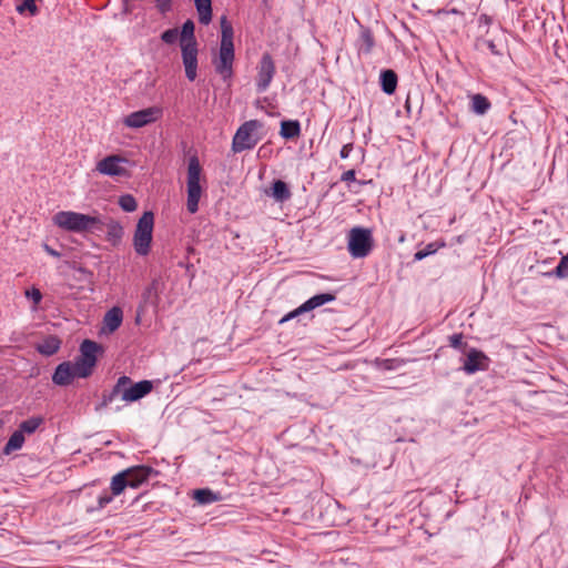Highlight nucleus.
Masks as SVG:
<instances>
[{"label": "nucleus", "instance_id": "obj_1", "mask_svg": "<svg viewBox=\"0 0 568 568\" xmlns=\"http://www.w3.org/2000/svg\"><path fill=\"white\" fill-rule=\"evenodd\" d=\"M53 224L61 230L73 233H94L103 231V221L98 215L74 211H60L52 217Z\"/></svg>", "mask_w": 568, "mask_h": 568}, {"label": "nucleus", "instance_id": "obj_2", "mask_svg": "<svg viewBox=\"0 0 568 568\" xmlns=\"http://www.w3.org/2000/svg\"><path fill=\"white\" fill-rule=\"evenodd\" d=\"M194 22L192 20H186L181 31H179L180 36V47L182 54V62L185 70V77L189 81H194L197 77V41L194 36Z\"/></svg>", "mask_w": 568, "mask_h": 568}, {"label": "nucleus", "instance_id": "obj_3", "mask_svg": "<svg viewBox=\"0 0 568 568\" xmlns=\"http://www.w3.org/2000/svg\"><path fill=\"white\" fill-rule=\"evenodd\" d=\"M202 172L199 158L195 154L190 156L186 172V210L190 214L199 211V203L205 191V178Z\"/></svg>", "mask_w": 568, "mask_h": 568}, {"label": "nucleus", "instance_id": "obj_4", "mask_svg": "<svg viewBox=\"0 0 568 568\" xmlns=\"http://www.w3.org/2000/svg\"><path fill=\"white\" fill-rule=\"evenodd\" d=\"M152 388L153 384L150 381H141L133 384L129 376H121L113 386V389L108 395H103V403L110 404L116 397H121L126 403L136 402L151 393Z\"/></svg>", "mask_w": 568, "mask_h": 568}, {"label": "nucleus", "instance_id": "obj_5", "mask_svg": "<svg viewBox=\"0 0 568 568\" xmlns=\"http://www.w3.org/2000/svg\"><path fill=\"white\" fill-rule=\"evenodd\" d=\"M263 123L258 120H248L244 122L235 132L232 141V150L234 153H240L246 150H252L262 140L260 131Z\"/></svg>", "mask_w": 568, "mask_h": 568}, {"label": "nucleus", "instance_id": "obj_6", "mask_svg": "<svg viewBox=\"0 0 568 568\" xmlns=\"http://www.w3.org/2000/svg\"><path fill=\"white\" fill-rule=\"evenodd\" d=\"M154 215L146 211L139 219L133 234V247L138 255L146 256L151 251L153 239Z\"/></svg>", "mask_w": 568, "mask_h": 568}, {"label": "nucleus", "instance_id": "obj_7", "mask_svg": "<svg viewBox=\"0 0 568 568\" xmlns=\"http://www.w3.org/2000/svg\"><path fill=\"white\" fill-rule=\"evenodd\" d=\"M374 245L372 231L364 227H353L348 233L347 250L354 258L366 257Z\"/></svg>", "mask_w": 568, "mask_h": 568}, {"label": "nucleus", "instance_id": "obj_8", "mask_svg": "<svg viewBox=\"0 0 568 568\" xmlns=\"http://www.w3.org/2000/svg\"><path fill=\"white\" fill-rule=\"evenodd\" d=\"M101 345L91 339H84L80 345V357L75 359L78 364V374L81 378H87L92 374L97 364V354L101 351Z\"/></svg>", "mask_w": 568, "mask_h": 568}, {"label": "nucleus", "instance_id": "obj_9", "mask_svg": "<svg viewBox=\"0 0 568 568\" xmlns=\"http://www.w3.org/2000/svg\"><path fill=\"white\" fill-rule=\"evenodd\" d=\"M256 69H257V74H256V79H255L256 91L258 93H263L268 89V87L276 73V67H275L274 60L268 52H265L262 54Z\"/></svg>", "mask_w": 568, "mask_h": 568}, {"label": "nucleus", "instance_id": "obj_10", "mask_svg": "<svg viewBox=\"0 0 568 568\" xmlns=\"http://www.w3.org/2000/svg\"><path fill=\"white\" fill-rule=\"evenodd\" d=\"M162 113L161 108L150 106L128 114L123 119V124L131 129H140L158 121Z\"/></svg>", "mask_w": 568, "mask_h": 568}, {"label": "nucleus", "instance_id": "obj_11", "mask_svg": "<svg viewBox=\"0 0 568 568\" xmlns=\"http://www.w3.org/2000/svg\"><path fill=\"white\" fill-rule=\"evenodd\" d=\"M126 473L120 471L116 475H114L111 479L110 489L111 493H108L104 490L99 497H98V506L95 508H92L91 510H101L106 505H109L113 497L121 495L126 487H129L128 478L125 477Z\"/></svg>", "mask_w": 568, "mask_h": 568}, {"label": "nucleus", "instance_id": "obj_12", "mask_svg": "<svg viewBox=\"0 0 568 568\" xmlns=\"http://www.w3.org/2000/svg\"><path fill=\"white\" fill-rule=\"evenodd\" d=\"M235 59L234 49L221 48L219 55L213 60L215 72L222 78L223 81H230L233 77V63Z\"/></svg>", "mask_w": 568, "mask_h": 568}, {"label": "nucleus", "instance_id": "obj_13", "mask_svg": "<svg viewBox=\"0 0 568 568\" xmlns=\"http://www.w3.org/2000/svg\"><path fill=\"white\" fill-rule=\"evenodd\" d=\"M128 160L120 155H108L97 163V171L108 176H126L128 170L122 165Z\"/></svg>", "mask_w": 568, "mask_h": 568}, {"label": "nucleus", "instance_id": "obj_14", "mask_svg": "<svg viewBox=\"0 0 568 568\" xmlns=\"http://www.w3.org/2000/svg\"><path fill=\"white\" fill-rule=\"evenodd\" d=\"M490 359L484 352L470 348L464 359L463 371L468 375H473L480 371H487Z\"/></svg>", "mask_w": 568, "mask_h": 568}, {"label": "nucleus", "instance_id": "obj_15", "mask_svg": "<svg viewBox=\"0 0 568 568\" xmlns=\"http://www.w3.org/2000/svg\"><path fill=\"white\" fill-rule=\"evenodd\" d=\"M78 374V364L74 362H63L59 364L52 375V382L59 386H67L75 378Z\"/></svg>", "mask_w": 568, "mask_h": 568}, {"label": "nucleus", "instance_id": "obj_16", "mask_svg": "<svg viewBox=\"0 0 568 568\" xmlns=\"http://www.w3.org/2000/svg\"><path fill=\"white\" fill-rule=\"evenodd\" d=\"M125 477L128 478V484L130 488H139L142 484H144L152 475H156L158 471L154 470L150 466L140 465L128 468L123 470Z\"/></svg>", "mask_w": 568, "mask_h": 568}, {"label": "nucleus", "instance_id": "obj_17", "mask_svg": "<svg viewBox=\"0 0 568 568\" xmlns=\"http://www.w3.org/2000/svg\"><path fill=\"white\" fill-rule=\"evenodd\" d=\"M266 194L278 203H284L292 197V192L287 183L282 180H275L272 183L270 191H266Z\"/></svg>", "mask_w": 568, "mask_h": 568}, {"label": "nucleus", "instance_id": "obj_18", "mask_svg": "<svg viewBox=\"0 0 568 568\" xmlns=\"http://www.w3.org/2000/svg\"><path fill=\"white\" fill-rule=\"evenodd\" d=\"M61 347V339L58 336L49 335L42 342L38 343L36 349L44 356H52Z\"/></svg>", "mask_w": 568, "mask_h": 568}, {"label": "nucleus", "instance_id": "obj_19", "mask_svg": "<svg viewBox=\"0 0 568 568\" xmlns=\"http://www.w3.org/2000/svg\"><path fill=\"white\" fill-rule=\"evenodd\" d=\"M122 321H123V312L118 306H114L111 310H109L103 317L104 327L110 333H113L114 331H116L121 326Z\"/></svg>", "mask_w": 568, "mask_h": 568}, {"label": "nucleus", "instance_id": "obj_20", "mask_svg": "<svg viewBox=\"0 0 568 568\" xmlns=\"http://www.w3.org/2000/svg\"><path fill=\"white\" fill-rule=\"evenodd\" d=\"M336 300V295L333 293H322L312 296L306 302L302 304V310L306 312H311L326 303L333 302Z\"/></svg>", "mask_w": 568, "mask_h": 568}, {"label": "nucleus", "instance_id": "obj_21", "mask_svg": "<svg viewBox=\"0 0 568 568\" xmlns=\"http://www.w3.org/2000/svg\"><path fill=\"white\" fill-rule=\"evenodd\" d=\"M280 134L285 140L297 139L301 135V123L297 120L282 121Z\"/></svg>", "mask_w": 568, "mask_h": 568}, {"label": "nucleus", "instance_id": "obj_22", "mask_svg": "<svg viewBox=\"0 0 568 568\" xmlns=\"http://www.w3.org/2000/svg\"><path fill=\"white\" fill-rule=\"evenodd\" d=\"M379 80H381L382 90L386 94H393L395 92L396 87H397V81H398V78H397V74L395 73V71H393L390 69L383 70L381 72Z\"/></svg>", "mask_w": 568, "mask_h": 568}, {"label": "nucleus", "instance_id": "obj_23", "mask_svg": "<svg viewBox=\"0 0 568 568\" xmlns=\"http://www.w3.org/2000/svg\"><path fill=\"white\" fill-rule=\"evenodd\" d=\"M233 36H234L233 27H232L231 22L227 20V18L225 16H223L221 18L220 47L234 49Z\"/></svg>", "mask_w": 568, "mask_h": 568}, {"label": "nucleus", "instance_id": "obj_24", "mask_svg": "<svg viewBox=\"0 0 568 568\" xmlns=\"http://www.w3.org/2000/svg\"><path fill=\"white\" fill-rule=\"evenodd\" d=\"M104 226L106 229V241L112 245L119 244L124 233L122 225L119 222L111 220L106 224L103 223V227Z\"/></svg>", "mask_w": 568, "mask_h": 568}, {"label": "nucleus", "instance_id": "obj_25", "mask_svg": "<svg viewBox=\"0 0 568 568\" xmlns=\"http://www.w3.org/2000/svg\"><path fill=\"white\" fill-rule=\"evenodd\" d=\"M470 101V110L478 115L486 114L488 110L491 108L490 101L480 93L471 95Z\"/></svg>", "mask_w": 568, "mask_h": 568}, {"label": "nucleus", "instance_id": "obj_26", "mask_svg": "<svg viewBox=\"0 0 568 568\" xmlns=\"http://www.w3.org/2000/svg\"><path fill=\"white\" fill-rule=\"evenodd\" d=\"M199 13V21L209 24L212 20V0H194Z\"/></svg>", "mask_w": 568, "mask_h": 568}, {"label": "nucleus", "instance_id": "obj_27", "mask_svg": "<svg viewBox=\"0 0 568 568\" xmlns=\"http://www.w3.org/2000/svg\"><path fill=\"white\" fill-rule=\"evenodd\" d=\"M24 444V435L19 429L14 430L9 437L7 444L3 447V454L10 455L11 453L22 448Z\"/></svg>", "mask_w": 568, "mask_h": 568}, {"label": "nucleus", "instance_id": "obj_28", "mask_svg": "<svg viewBox=\"0 0 568 568\" xmlns=\"http://www.w3.org/2000/svg\"><path fill=\"white\" fill-rule=\"evenodd\" d=\"M43 418L41 416H33L29 419L23 420L18 429L22 432V434L31 435L37 432V429L43 424Z\"/></svg>", "mask_w": 568, "mask_h": 568}, {"label": "nucleus", "instance_id": "obj_29", "mask_svg": "<svg viewBox=\"0 0 568 568\" xmlns=\"http://www.w3.org/2000/svg\"><path fill=\"white\" fill-rule=\"evenodd\" d=\"M193 496L194 499L202 505H207L220 500L219 494H215L209 488L196 489Z\"/></svg>", "mask_w": 568, "mask_h": 568}, {"label": "nucleus", "instance_id": "obj_30", "mask_svg": "<svg viewBox=\"0 0 568 568\" xmlns=\"http://www.w3.org/2000/svg\"><path fill=\"white\" fill-rule=\"evenodd\" d=\"M443 246H445V243H440V244H438L437 242L428 243L424 248L418 250L414 254V260L422 261L425 257H427L432 254H435L438 251V248L443 247Z\"/></svg>", "mask_w": 568, "mask_h": 568}, {"label": "nucleus", "instance_id": "obj_31", "mask_svg": "<svg viewBox=\"0 0 568 568\" xmlns=\"http://www.w3.org/2000/svg\"><path fill=\"white\" fill-rule=\"evenodd\" d=\"M119 205L124 212H133L138 207L136 200L131 194L121 195L119 199Z\"/></svg>", "mask_w": 568, "mask_h": 568}, {"label": "nucleus", "instance_id": "obj_32", "mask_svg": "<svg viewBox=\"0 0 568 568\" xmlns=\"http://www.w3.org/2000/svg\"><path fill=\"white\" fill-rule=\"evenodd\" d=\"M24 295L27 298L31 300L32 303H33V310H37L38 308V305L41 303L42 301V293L40 292L39 288L37 287H31V288H28L26 292H24Z\"/></svg>", "mask_w": 568, "mask_h": 568}, {"label": "nucleus", "instance_id": "obj_33", "mask_svg": "<svg viewBox=\"0 0 568 568\" xmlns=\"http://www.w3.org/2000/svg\"><path fill=\"white\" fill-rule=\"evenodd\" d=\"M17 11L20 14L29 11L31 16H36L38 13V7L36 6L34 0H24L22 3L17 6Z\"/></svg>", "mask_w": 568, "mask_h": 568}, {"label": "nucleus", "instance_id": "obj_34", "mask_svg": "<svg viewBox=\"0 0 568 568\" xmlns=\"http://www.w3.org/2000/svg\"><path fill=\"white\" fill-rule=\"evenodd\" d=\"M180 39L176 28L168 29L161 34V40L166 44H174Z\"/></svg>", "mask_w": 568, "mask_h": 568}, {"label": "nucleus", "instance_id": "obj_35", "mask_svg": "<svg viewBox=\"0 0 568 568\" xmlns=\"http://www.w3.org/2000/svg\"><path fill=\"white\" fill-rule=\"evenodd\" d=\"M555 274L558 277H568V252L567 255L561 257L560 262L556 266Z\"/></svg>", "mask_w": 568, "mask_h": 568}, {"label": "nucleus", "instance_id": "obj_36", "mask_svg": "<svg viewBox=\"0 0 568 568\" xmlns=\"http://www.w3.org/2000/svg\"><path fill=\"white\" fill-rule=\"evenodd\" d=\"M449 345L456 349H464L466 344L463 342L462 334H454L449 337Z\"/></svg>", "mask_w": 568, "mask_h": 568}, {"label": "nucleus", "instance_id": "obj_37", "mask_svg": "<svg viewBox=\"0 0 568 568\" xmlns=\"http://www.w3.org/2000/svg\"><path fill=\"white\" fill-rule=\"evenodd\" d=\"M362 40L365 43V52H371L372 48L374 47V38L371 34V32L366 31L362 34Z\"/></svg>", "mask_w": 568, "mask_h": 568}, {"label": "nucleus", "instance_id": "obj_38", "mask_svg": "<svg viewBox=\"0 0 568 568\" xmlns=\"http://www.w3.org/2000/svg\"><path fill=\"white\" fill-rule=\"evenodd\" d=\"M303 313H306V311H303L302 310V305L298 306L297 308H295L294 311L287 313L285 316H283L281 320H280V324H283L292 318H295L297 317L298 315L303 314Z\"/></svg>", "mask_w": 568, "mask_h": 568}, {"label": "nucleus", "instance_id": "obj_39", "mask_svg": "<svg viewBox=\"0 0 568 568\" xmlns=\"http://www.w3.org/2000/svg\"><path fill=\"white\" fill-rule=\"evenodd\" d=\"M483 44L490 51L491 54H494V55L500 54V52L497 49V45L495 44V42L493 40H484Z\"/></svg>", "mask_w": 568, "mask_h": 568}, {"label": "nucleus", "instance_id": "obj_40", "mask_svg": "<svg viewBox=\"0 0 568 568\" xmlns=\"http://www.w3.org/2000/svg\"><path fill=\"white\" fill-rule=\"evenodd\" d=\"M353 149H354L353 143L344 144L339 152L341 159H347L349 156L351 152L353 151Z\"/></svg>", "mask_w": 568, "mask_h": 568}, {"label": "nucleus", "instance_id": "obj_41", "mask_svg": "<svg viewBox=\"0 0 568 568\" xmlns=\"http://www.w3.org/2000/svg\"><path fill=\"white\" fill-rule=\"evenodd\" d=\"M341 180L343 182H353V181H355V171L354 170H348V171L344 172L342 174Z\"/></svg>", "mask_w": 568, "mask_h": 568}, {"label": "nucleus", "instance_id": "obj_42", "mask_svg": "<svg viewBox=\"0 0 568 568\" xmlns=\"http://www.w3.org/2000/svg\"><path fill=\"white\" fill-rule=\"evenodd\" d=\"M43 250H44L49 255H51V256H53V257H60V256H61V254H60L58 251H55L54 248H52V247H51L50 245H48V244H43Z\"/></svg>", "mask_w": 568, "mask_h": 568}, {"label": "nucleus", "instance_id": "obj_43", "mask_svg": "<svg viewBox=\"0 0 568 568\" xmlns=\"http://www.w3.org/2000/svg\"><path fill=\"white\" fill-rule=\"evenodd\" d=\"M440 13H454V14H462V11L457 10V9H452L450 11H445V10H440L438 11V14Z\"/></svg>", "mask_w": 568, "mask_h": 568}, {"label": "nucleus", "instance_id": "obj_44", "mask_svg": "<svg viewBox=\"0 0 568 568\" xmlns=\"http://www.w3.org/2000/svg\"><path fill=\"white\" fill-rule=\"evenodd\" d=\"M2 425H3V422L0 419V428L2 427Z\"/></svg>", "mask_w": 568, "mask_h": 568}]
</instances>
